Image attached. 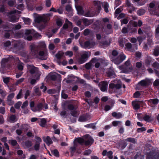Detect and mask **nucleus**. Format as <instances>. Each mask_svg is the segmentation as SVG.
<instances>
[{
  "label": "nucleus",
  "mask_w": 159,
  "mask_h": 159,
  "mask_svg": "<svg viewBox=\"0 0 159 159\" xmlns=\"http://www.w3.org/2000/svg\"><path fill=\"white\" fill-rule=\"evenodd\" d=\"M119 45L122 47H124L125 44V39H120L119 40Z\"/></svg>",
  "instance_id": "nucleus-43"
},
{
  "label": "nucleus",
  "mask_w": 159,
  "mask_h": 159,
  "mask_svg": "<svg viewBox=\"0 0 159 159\" xmlns=\"http://www.w3.org/2000/svg\"><path fill=\"white\" fill-rule=\"evenodd\" d=\"M121 87V85L120 84V80L118 81V83L116 84H115L113 83H111L109 84V89L110 91L111 90V91H113L114 89H120Z\"/></svg>",
  "instance_id": "nucleus-14"
},
{
  "label": "nucleus",
  "mask_w": 159,
  "mask_h": 159,
  "mask_svg": "<svg viewBox=\"0 0 159 159\" xmlns=\"http://www.w3.org/2000/svg\"><path fill=\"white\" fill-rule=\"evenodd\" d=\"M153 85L159 89V79H156L154 82Z\"/></svg>",
  "instance_id": "nucleus-53"
},
{
  "label": "nucleus",
  "mask_w": 159,
  "mask_h": 159,
  "mask_svg": "<svg viewBox=\"0 0 159 159\" xmlns=\"http://www.w3.org/2000/svg\"><path fill=\"white\" fill-rule=\"evenodd\" d=\"M11 33L12 31L11 30L6 31L5 32V37L7 38H9Z\"/></svg>",
  "instance_id": "nucleus-52"
},
{
  "label": "nucleus",
  "mask_w": 159,
  "mask_h": 159,
  "mask_svg": "<svg viewBox=\"0 0 159 159\" xmlns=\"http://www.w3.org/2000/svg\"><path fill=\"white\" fill-rule=\"evenodd\" d=\"M68 109L70 111L71 115L73 116L76 117L78 115L76 109L72 105H69L68 106Z\"/></svg>",
  "instance_id": "nucleus-18"
},
{
  "label": "nucleus",
  "mask_w": 159,
  "mask_h": 159,
  "mask_svg": "<svg viewBox=\"0 0 159 159\" xmlns=\"http://www.w3.org/2000/svg\"><path fill=\"white\" fill-rule=\"evenodd\" d=\"M0 94L2 97H5L7 94L5 91L1 89H0Z\"/></svg>",
  "instance_id": "nucleus-63"
},
{
  "label": "nucleus",
  "mask_w": 159,
  "mask_h": 159,
  "mask_svg": "<svg viewBox=\"0 0 159 159\" xmlns=\"http://www.w3.org/2000/svg\"><path fill=\"white\" fill-rule=\"evenodd\" d=\"M83 16L86 17H93L94 15V14L91 11H89L86 12H84Z\"/></svg>",
  "instance_id": "nucleus-39"
},
{
  "label": "nucleus",
  "mask_w": 159,
  "mask_h": 159,
  "mask_svg": "<svg viewBox=\"0 0 159 159\" xmlns=\"http://www.w3.org/2000/svg\"><path fill=\"white\" fill-rule=\"evenodd\" d=\"M151 61V58L149 57H148V58L145 60V64L147 66H148L150 65V64Z\"/></svg>",
  "instance_id": "nucleus-50"
},
{
  "label": "nucleus",
  "mask_w": 159,
  "mask_h": 159,
  "mask_svg": "<svg viewBox=\"0 0 159 159\" xmlns=\"http://www.w3.org/2000/svg\"><path fill=\"white\" fill-rule=\"evenodd\" d=\"M10 121L11 122L14 123L17 120L16 116L14 115L11 116L9 117Z\"/></svg>",
  "instance_id": "nucleus-47"
},
{
  "label": "nucleus",
  "mask_w": 159,
  "mask_h": 159,
  "mask_svg": "<svg viewBox=\"0 0 159 159\" xmlns=\"http://www.w3.org/2000/svg\"><path fill=\"white\" fill-rule=\"evenodd\" d=\"M159 100L157 98L151 99L148 101V104L152 106L158 103Z\"/></svg>",
  "instance_id": "nucleus-23"
},
{
  "label": "nucleus",
  "mask_w": 159,
  "mask_h": 159,
  "mask_svg": "<svg viewBox=\"0 0 159 159\" xmlns=\"http://www.w3.org/2000/svg\"><path fill=\"white\" fill-rule=\"evenodd\" d=\"M25 144L27 148H29L32 145L31 142L30 141L26 142L25 143Z\"/></svg>",
  "instance_id": "nucleus-62"
},
{
  "label": "nucleus",
  "mask_w": 159,
  "mask_h": 159,
  "mask_svg": "<svg viewBox=\"0 0 159 159\" xmlns=\"http://www.w3.org/2000/svg\"><path fill=\"white\" fill-rule=\"evenodd\" d=\"M153 55L155 56L159 55V46L156 47L154 49Z\"/></svg>",
  "instance_id": "nucleus-41"
},
{
  "label": "nucleus",
  "mask_w": 159,
  "mask_h": 159,
  "mask_svg": "<svg viewBox=\"0 0 159 159\" xmlns=\"http://www.w3.org/2000/svg\"><path fill=\"white\" fill-rule=\"evenodd\" d=\"M96 60V58H93L92 59L90 62L86 64L85 65V67L87 69H90L91 67L93 62V61H95Z\"/></svg>",
  "instance_id": "nucleus-36"
},
{
  "label": "nucleus",
  "mask_w": 159,
  "mask_h": 159,
  "mask_svg": "<svg viewBox=\"0 0 159 159\" xmlns=\"http://www.w3.org/2000/svg\"><path fill=\"white\" fill-rule=\"evenodd\" d=\"M155 69L158 70L159 71V63L157 62L153 63L152 66Z\"/></svg>",
  "instance_id": "nucleus-54"
},
{
  "label": "nucleus",
  "mask_w": 159,
  "mask_h": 159,
  "mask_svg": "<svg viewBox=\"0 0 159 159\" xmlns=\"http://www.w3.org/2000/svg\"><path fill=\"white\" fill-rule=\"evenodd\" d=\"M132 104L135 110H138L140 108V102L137 101L132 102Z\"/></svg>",
  "instance_id": "nucleus-32"
},
{
  "label": "nucleus",
  "mask_w": 159,
  "mask_h": 159,
  "mask_svg": "<svg viewBox=\"0 0 159 159\" xmlns=\"http://www.w3.org/2000/svg\"><path fill=\"white\" fill-rule=\"evenodd\" d=\"M126 58V56L121 52L119 53L116 57H113L111 58V61L115 64H119L124 61Z\"/></svg>",
  "instance_id": "nucleus-7"
},
{
  "label": "nucleus",
  "mask_w": 159,
  "mask_h": 159,
  "mask_svg": "<svg viewBox=\"0 0 159 159\" xmlns=\"http://www.w3.org/2000/svg\"><path fill=\"white\" fill-rule=\"evenodd\" d=\"M125 49L127 50L131 51H134V50L133 49V46L131 43H128L125 44Z\"/></svg>",
  "instance_id": "nucleus-34"
},
{
  "label": "nucleus",
  "mask_w": 159,
  "mask_h": 159,
  "mask_svg": "<svg viewBox=\"0 0 159 159\" xmlns=\"http://www.w3.org/2000/svg\"><path fill=\"white\" fill-rule=\"evenodd\" d=\"M85 127L88 128H92L95 129L96 128L95 125L93 124H90L85 125Z\"/></svg>",
  "instance_id": "nucleus-60"
},
{
  "label": "nucleus",
  "mask_w": 159,
  "mask_h": 159,
  "mask_svg": "<svg viewBox=\"0 0 159 159\" xmlns=\"http://www.w3.org/2000/svg\"><path fill=\"white\" fill-rule=\"evenodd\" d=\"M121 123V121H114L112 122V124L114 126H116L120 124Z\"/></svg>",
  "instance_id": "nucleus-55"
},
{
  "label": "nucleus",
  "mask_w": 159,
  "mask_h": 159,
  "mask_svg": "<svg viewBox=\"0 0 159 159\" xmlns=\"http://www.w3.org/2000/svg\"><path fill=\"white\" fill-rule=\"evenodd\" d=\"M85 143L87 145L92 144L93 142V139L89 135H86L84 136Z\"/></svg>",
  "instance_id": "nucleus-16"
},
{
  "label": "nucleus",
  "mask_w": 159,
  "mask_h": 159,
  "mask_svg": "<svg viewBox=\"0 0 159 159\" xmlns=\"http://www.w3.org/2000/svg\"><path fill=\"white\" fill-rule=\"evenodd\" d=\"M112 154L113 152L111 151H110L107 152L105 150H103L102 152V155L103 156H105L106 155L110 159H112Z\"/></svg>",
  "instance_id": "nucleus-21"
},
{
  "label": "nucleus",
  "mask_w": 159,
  "mask_h": 159,
  "mask_svg": "<svg viewBox=\"0 0 159 159\" xmlns=\"http://www.w3.org/2000/svg\"><path fill=\"white\" fill-rule=\"evenodd\" d=\"M108 83L107 81H102L100 82L99 84L101 90L102 92L107 90Z\"/></svg>",
  "instance_id": "nucleus-15"
},
{
  "label": "nucleus",
  "mask_w": 159,
  "mask_h": 159,
  "mask_svg": "<svg viewBox=\"0 0 159 159\" xmlns=\"http://www.w3.org/2000/svg\"><path fill=\"white\" fill-rule=\"evenodd\" d=\"M20 12V11L15 9L11 11L8 15L9 21L13 22H17L20 17L19 15Z\"/></svg>",
  "instance_id": "nucleus-3"
},
{
  "label": "nucleus",
  "mask_w": 159,
  "mask_h": 159,
  "mask_svg": "<svg viewBox=\"0 0 159 159\" xmlns=\"http://www.w3.org/2000/svg\"><path fill=\"white\" fill-rule=\"evenodd\" d=\"M91 55V52L89 51L83 52L81 55L79 59L78 62L80 64L85 62Z\"/></svg>",
  "instance_id": "nucleus-8"
},
{
  "label": "nucleus",
  "mask_w": 159,
  "mask_h": 159,
  "mask_svg": "<svg viewBox=\"0 0 159 159\" xmlns=\"http://www.w3.org/2000/svg\"><path fill=\"white\" fill-rule=\"evenodd\" d=\"M91 22L87 19L84 18L78 20L77 22V25L80 26L83 24L85 26L89 25Z\"/></svg>",
  "instance_id": "nucleus-12"
},
{
  "label": "nucleus",
  "mask_w": 159,
  "mask_h": 159,
  "mask_svg": "<svg viewBox=\"0 0 159 159\" xmlns=\"http://www.w3.org/2000/svg\"><path fill=\"white\" fill-rule=\"evenodd\" d=\"M49 20V19L45 14L42 15H36L34 16V21L37 24H39L41 22L45 24Z\"/></svg>",
  "instance_id": "nucleus-5"
},
{
  "label": "nucleus",
  "mask_w": 159,
  "mask_h": 159,
  "mask_svg": "<svg viewBox=\"0 0 159 159\" xmlns=\"http://www.w3.org/2000/svg\"><path fill=\"white\" fill-rule=\"evenodd\" d=\"M27 68L31 74H35L36 75H38L39 77H40V73L38 68L34 67L33 65H27Z\"/></svg>",
  "instance_id": "nucleus-9"
},
{
  "label": "nucleus",
  "mask_w": 159,
  "mask_h": 159,
  "mask_svg": "<svg viewBox=\"0 0 159 159\" xmlns=\"http://www.w3.org/2000/svg\"><path fill=\"white\" fill-rule=\"evenodd\" d=\"M52 153L56 157L59 156V153L58 151L56 149H55L52 151Z\"/></svg>",
  "instance_id": "nucleus-59"
},
{
  "label": "nucleus",
  "mask_w": 159,
  "mask_h": 159,
  "mask_svg": "<svg viewBox=\"0 0 159 159\" xmlns=\"http://www.w3.org/2000/svg\"><path fill=\"white\" fill-rule=\"evenodd\" d=\"M73 52L71 51H67L64 52V55L66 56H68L69 57H71L73 55Z\"/></svg>",
  "instance_id": "nucleus-46"
},
{
  "label": "nucleus",
  "mask_w": 159,
  "mask_h": 159,
  "mask_svg": "<svg viewBox=\"0 0 159 159\" xmlns=\"http://www.w3.org/2000/svg\"><path fill=\"white\" fill-rule=\"evenodd\" d=\"M75 7L78 13L80 15H83L84 13L82 7L80 6L75 5Z\"/></svg>",
  "instance_id": "nucleus-26"
},
{
  "label": "nucleus",
  "mask_w": 159,
  "mask_h": 159,
  "mask_svg": "<svg viewBox=\"0 0 159 159\" xmlns=\"http://www.w3.org/2000/svg\"><path fill=\"white\" fill-rule=\"evenodd\" d=\"M93 62L96 63L95 66L96 68H98L99 67L100 65V63L104 65H107V61L101 59H99L97 60L96 59L95 61H93Z\"/></svg>",
  "instance_id": "nucleus-13"
},
{
  "label": "nucleus",
  "mask_w": 159,
  "mask_h": 159,
  "mask_svg": "<svg viewBox=\"0 0 159 159\" xmlns=\"http://www.w3.org/2000/svg\"><path fill=\"white\" fill-rule=\"evenodd\" d=\"M13 59V57L12 56H9V57L7 58H3L2 59L1 61L2 65H4L8 61L12 60Z\"/></svg>",
  "instance_id": "nucleus-33"
},
{
  "label": "nucleus",
  "mask_w": 159,
  "mask_h": 159,
  "mask_svg": "<svg viewBox=\"0 0 159 159\" xmlns=\"http://www.w3.org/2000/svg\"><path fill=\"white\" fill-rule=\"evenodd\" d=\"M30 106L31 110L34 112H36L42 110L43 108V104L40 103L37 105V107L34 106V103L33 101L30 102Z\"/></svg>",
  "instance_id": "nucleus-10"
},
{
  "label": "nucleus",
  "mask_w": 159,
  "mask_h": 159,
  "mask_svg": "<svg viewBox=\"0 0 159 159\" xmlns=\"http://www.w3.org/2000/svg\"><path fill=\"white\" fill-rule=\"evenodd\" d=\"M56 22L57 25L59 27L61 26L62 25L63 23L62 20L60 19H57Z\"/></svg>",
  "instance_id": "nucleus-56"
},
{
  "label": "nucleus",
  "mask_w": 159,
  "mask_h": 159,
  "mask_svg": "<svg viewBox=\"0 0 159 159\" xmlns=\"http://www.w3.org/2000/svg\"><path fill=\"white\" fill-rule=\"evenodd\" d=\"M112 116L116 119H120L123 116L122 114L120 112H113L112 113Z\"/></svg>",
  "instance_id": "nucleus-28"
},
{
  "label": "nucleus",
  "mask_w": 159,
  "mask_h": 159,
  "mask_svg": "<svg viewBox=\"0 0 159 159\" xmlns=\"http://www.w3.org/2000/svg\"><path fill=\"white\" fill-rule=\"evenodd\" d=\"M90 118V117L88 115H84L80 117L79 120L80 122H84L88 120Z\"/></svg>",
  "instance_id": "nucleus-30"
},
{
  "label": "nucleus",
  "mask_w": 159,
  "mask_h": 159,
  "mask_svg": "<svg viewBox=\"0 0 159 159\" xmlns=\"http://www.w3.org/2000/svg\"><path fill=\"white\" fill-rule=\"evenodd\" d=\"M105 72L107 73V76L111 78H114L116 76L112 68L111 67L109 69L105 70Z\"/></svg>",
  "instance_id": "nucleus-19"
},
{
  "label": "nucleus",
  "mask_w": 159,
  "mask_h": 159,
  "mask_svg": "<svg viewBox=\"0 0 159 159\" xmlns=\"http://www.w3.org/2000/svg\"><path fill=\"white\" fill-rule=\"evenodd\" d=\"M150 83V80L148 79H146L145 80H143L139 82L137 86V87H139L140 86H146L149 84Z\"/></svg>",
  "instance_id": "nucleus-17"
},
{
  "label": "nucleus",
  "mask_w": 159,
  "mask_h": 159,
  "mask_svg": "<svg viewBox=\"0 0 159 159\" xmlns=\"http://www.w3.org/2000/svg\"><path fill=\"white\" fill-rule=\"evenodd\" d=\"M43 50L44 51H40L39 53L40 58L42 60H46L47 58V52L45 49Z\"/></svg>",
  "instance_id": "nucleus-20"
},
{
  "label": "nucleus",
  "mask_w": 159,
  "mask_h": 159,
  "mask_svg": "<svg viewBox=\"0 0 159 159\" xmlns=\"http://www.w3.org/2000/svg\"><path fill=\"white\" fill-rule=\"evenodd\" d=\"M34 35L37 38H39L41 35L37 33H35L33 30H26L24 32L17 33L15 34L14 37L16 38H20L22 37L30 41L32 39V36Z\"/></svg>",
  "instance_id": "nucleus-1"
},
{
  "label": "nucleus",
  "mask_w": 159,
  "mask_h": 159,
  "mask_svg": "<svg viewBox=\"0 0 159 159\" xmlns=\"http://www.w3.org/2000/svg\"><path fill=\"white\" fill-rule=\"evenodd\" d=\"M119 69L121 70V73H129L131 71L132 68L131 66L130 60L128 59L123 65L118 67Z\"/></svg>",
  "instance_id": "nucleus-4"
},
{
  "label": "nucleus",
  "mask_w": 159,
  "mask_h": 159,
  "mask_svg": "<svg viewBox=\"0 0 159 159\" xmlns=\"http://www.w3.org/2000/svg\"><path fill=\"white\" fill-rule=\"evenodd\" d=\"M125 140L127 141L133 143H136L135 139L132 138H128L126 139Z\"/></svg>",
  "instance_id": "nucleus-57"
},
{
  "label": "nucleus",
  "mask_w": 159,
  "mask_h": 159,
  "mask_svg": "<svg viewBox=\"0 0 159 159\" xmlns=\"http://www.w3.org/2000/svg\"><path fill=\"white\" fill-rule=\"evenodd\" d=\"M30 49L31 52V53L34 57H36L37 56L38 51H37L34 47V44H31L30 45Z\"/></svg>",
  "instance_id": "nucleus-24"
},
{
  "label": "nucleus",
  "mask_w": 159,
  "mask_h": 159,
  "mask_svg": "<svg viewBox=\"0 0 159 159\" xmlns=\"http://www.w3.org/2000/svg\"><path fill=\"white\" fill-rule=\"evenodd\" d=\"M34 93L36 95L39 96L41 94V92L39 90V88L35 87L34 88Z\"/></svg>",
  "instance_id": "nucleus-42"
},
{
  "label": "nucleus",
  "mask_w": 159,
  "mask_h": 159,
  "mask_svg": "<svg viewBox=\"0 0 159 159\" xmlns=\"http://www.w3.org/2000/svg\"><path fill=\"white\" fill-rule=\"evenodd\" d=\"M16 59L17 61V67L18 69L20 70H22L24 67L23 64L22 63L20 62L18 58H16Z\"/></svg>",
  "instance_id": "nucleus-31"
},
{
  "label": "nucleus",
  "mask_w": 159,
  "mask_h": 159,
  "mask_svg": "<svg viewBox=\"0 0 159 159\" xmlns=\"http://www.w3.org/2000/svg\"><path fill=\"white\" fill-rule=\"evenodd\" d=\"M11 45V43L9 41H6L4 43V46L6 49H7L8 48H9Z\"/></svg>",
  "instance_id": "nucleus-48"
},
{
  "label": "nucleus",
  "mask_w": 159,
  "mask_h": 159,
  "mask_svg": "<svg viewBox=\"0 0 159 159\" xmlns=\"http://www.w3.org/2000/svg\"><path fill=\"white\" fill-rule=\"evenodd\" d=\"M12 44L14 45V48L16 50H20V49L23 48L25 45L24 43L17 41H12Z\"/></svg>",
  "instance_id": "nucleus-11"
},
{
  "label": "nucleus",
  "mask_w": 159,
  "mask_h": 159,
  "mask_svg": "<svg viewBox=\"0 0 159 159\" xmlns=\"http://www.w3.org/2000/svg\"><path fill=\"white\" fill-rule=\"evenodd\" d=\"M22 19L25 24L29 25L31 22V20L28 18L22 17Z\"/></svg>",
  "instance_id": "nucleus-45"
},
{
  "label": "nucleus",
  "mask_w": 159,
  "mask_h": 159,
  "mask_svg": "<svg viewBox=\"0 0 159 159\" xmlns=\"http://www.w3.org/2000/svg\"><path fill=\"white\" fill-rule=\"evenodd\" d=\"M38 46L39 48H43V49H45L46 47V45L44 42H40L39 43Z\"/></svg>",
  "instance_id": "nucleus-51"
},
{
  "label": "nucleus",
  "mask_w": 159,
  "mask_h": 159,
  "mask_svg": "<svg viewBox=\"0 0 159 159\" xmlns=\"http://www.w3.org/2000/svg\"><path fill=\"white\" fill-rule=\"evenodd\" d=\"M72 23L69 21L67 19L66 20V23L64 25L63 28V29H67L68 26H72Z\"/></svg>",
  "instance_id": "nucleus-37"
},
{
  "label": "nucleus",
  "mask_w": 159,
  "mask_h": 159,
  "mask_svg": "<svg viewBox=\"0 0 159 159\" xmlns=\"http://www.w3.org/2000/svg\"><path fill=\"white\" fill-rule=\"evenodd\" d=\"M43 140L48 145H49L52 143V140L49 136H47L46 137H44L43 138Z\"/></svg>",
  "instance_id": "nucleus-29"
},
{
  "label": "nucleus",
  "mask_w": 159,
  "mask_h": 159,
  "mask_svg": "<svg viewBox=\"0 0 159 159\" xmlns=\"http://www.w3.org/2000/svg\"><path fill=\"white\" fill-rule=\"evenodd\" d=\"M137 26L136 22L131 21L128 24L127 28L124 27L122 30V33L125 34L128 32H133L137 31V30L134 27Z\"/></svg>",
  "instance_id": "nucleus-2"
},
{
  "label": "nucleus",
  "mask_w": 159,
  "mask_h": 159,
  "mask_svg": "<svg viewBox=\"0 0 159 159\" xmlns=\"http://www.w3.org/2000/svg\"><path fill=\"white\" fill-rule=\"evenodd\" d=\"M80 43L83 48L88 49L93 48L97 44L96 42L93 40L86 41L84 42H80Z\"/></svg>",
  "instance_id": "nucleus-6"
},
{
  "label": "nucleus",
  "mask_w": 159,
  "mask_h": 159,
  "mask_svg": "<svg viewBox=\"0 0 159 159\" xmlns=\"http://www.w3.org/2000/svg\"><path fill=\"white\" fill-rule=\"evenodd\" d=\"M64 56V52L62 51H59L56 54L55 56L57 59H61Z\"/></svg>",
  "instance_id": "nucleus-35"
},
{
  "label": "nucleus",
  "mask_w": 159,
  "mask_h": 159,
  "mask_svg": "<svg viewBox=\"0 0 159 159\" xmlns=\"http://www.w3.org/2000/svg\"><path fill=\"white\" fill-rule=\"evenodd\" d=\"M24 78H22L19 80H18L15 83V84L16 85H18L19 84L21 83L24 81Z\"/></svg>",
  "instance_id": "nucleus-58"
},
{
  "label": "nucleus",
  "mask_w": 159,
  "mask_h": 159,
  "mask_svg": "<svg viewBox=\"0 0 159 159\" xmlns=\"http://www.w3.org/2000/svg\"><path fill=\"white\" fill-rule=\"evenodd\" d=\"M113 107V105L111 106L108 105H106L105 106L104 110L106 111H107L110 110Z\"/></svg>",
  "instance_id": "nucleus-64"
},
{
  "label": "nucleus",
  "mask_w": 159,
  "mask_h": 159,
  "mask_svg": "<svg viewBox=\"0 0 159 159\" xmlns=\"http://www.w3.org/2000/svg\"><path fill=\"white\" fill-rule=\"evenodd\" d=\"M36 77L35 79H32L30 81V83L31 84H34L39 79V77H38V75H36Z\"/></svg>",
  "instance_id": "nucleus-49"
},
{
  "label": "nucleus",
  "mask_w": 159,
  "mask_h": 159,
  "mask_svg": "<svg viewBox=\"0 0 159 159\" xmlns=\"http://www.w3.org/2000/svg\"><path fill=\"white\" fill-rule=\"evenodd\" d=\"M109 44V42L106 41L104 42H100L99 43V46L101 48H104L107 46Z\"/></svg>",
  "instance_id": "nucleus-40"
},
{
  "label": "nucleus",
  "mask_w": 159,
  "mask_h": 159,
  "mask_svg": "<svg viewBox=\"0 0 159 159\" xmlns=\"http://www.w3.org/2000/svg\"><path fill=\"white\" fill-rule=\"evenodd\" d=\"M22 90L21 89L19 91L18 94L16 96V98L17 99H19L22 98Z\"/></svg>",
  "instance_id": "nucleus-61"
},
{
  "label": "nucleus",
  "mask_w": 159,
  "mask_h": 159,
  "mask_svg": "<svg viewBox=\"0 0 159 159\" xmlns=\"http://www.w3.org/2000/svg\"><path fill=\"white\" fill-rule=\"evenodd\" d=\"M102 3L99 1H96L94 2L95 8H96L97 12L99 13L101 10V6Z\"/></svg>",
  "instance_id": "nucleus-22"
},
{
  "label": "nucleus",
  "mask_w": 159,
  "mask_h": 159,
  "mask_svg": "<svg viewBox=\"0 0 159 159\" xmlns=\"http://www.w3.org/2000/svg\"><path fill=\"white\" fill-rule=\"evenodd\" d=\"M102 5L105 11L106 12H108L109 11L108 9V8L109 7L108 4L107 2H104L103 3Z\"/></svg>",
  "instance_id": "nucleus-44"
},
{
  "label": "nucleus",
  "mask_w": 159,
  "mask_h": 159,
  "mask_svg": "<svg viewBox=\"0 0 159 159\" xmlns=\"http://www.w3.org/2000/svg\"><path fill=\"white\" fill-rule=\"evenodd\" d=\"M147 153L148 154L147 158L148 159H153L154 157L155 158H156L157 157L155 156V154L154 153H152L151 151L149 152H147Z\"/></svg>",
  "instance_id": "nucleus-38"
},
{
  "label": "nucleus",
  "mask_w": 159,
  "mask_h": 159,
  "mask_svg": "<svg viewBox=\"0 0 159 159\" xmlns=\"http://www.w3.org/2000/svg\"><path fill=\"white\" fill-rule=\"evenodd\" d=\"M60 76L61 75H60L57 73H50L49 75V78L52 80H56L57 77H60Z\"/></svg>",
  "instance_id": "nucleus-27"
},
{
  "label": "nucleus",
  "mask_w": 159,
  "mask_h": 159,
  "mask_svg": "<svg viewBox=\"0 0 159 159\" xmlns=\"http://www.w3.org/2000/svg\"><path fill=\"white\" fill-rule=\"evenodd\" d=\"M47 119L44 118L39 119V125L42 127H44L46 124Z\"/></svg>",
  "instance_id": "nucleus-25"
}]
</instances>
